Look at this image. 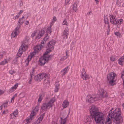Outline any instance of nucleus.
Masks as SVG:
<instances>
[{
    "mask_svg": "<svg viewBox=\"0 0 124 124\" xmlns=\"http://www.w3.org/2000/svg\"><path fill=\"white\" fill-rule=\"evenodd\" d=\"M70 0H65V5H67L69 4V2L70 1Z\"/></svg>",
    "mask_w": 124,
    "mask_h": 124,
    "instance_id": "nucleus-44",
    "label": "nucleus"
},
{
    "mask_svg": "<svg viewBox=\"0 0 124 124\" xmlns=\"http://www.w3.org/2000/svg\"><path fill=\"white\" fill-rule=\"evenodd\" d=\"M55 98L54 97L53 98L51 99L47 103H49L50 105L52 107L53 106V105L52 104L55 101Z\"/></svg>",
    "mask_w": 124,
    "mask_h": 124,
    "instance_id": "nucleus-31",
    "label": "nucleus"
},
{
    "mask_svg": "<svg viewBox=\"0 0 124 124\" xmlns=\"http://www.w3.org/2000/svg\"><path fill=\"white\" fill-rule=\"evenodd\" d=\"M49 57L47 54V53H45L43 56L41 57L39 59V65L42 66L48 60Z\"/></svg>",
    "mask_w": 124,
    "mask_h": 124,
    "instance_id": "nucleus-6",
    "label": "nucleus"
},
{
    "mask_svg": "<svg viewBox=\"0 0 124 124\" xmlns=\"http://www.w3.org/2000/svg\"><path fill=\"white\" fill-rule=\"evenodd\" d=\"M110 59L111 61L112 62L114 61L115 60V56L113 55L111 56L110 57Z\"/></svg>",
    "mask_w": 124,
    "mask_h": 124,
    "instance_id": "nucleus-39",
    "label": "nucleus"
},
{
    "mask_svg": "<svg viewBox=\"0 0 124 124\" xmlns=\"http://www.w3.org/2000/svg\"><path fill=\"white\" fill-rule=\"evenodd\" d=\"M4 92L2 90H0V95L3 94Z\"/></svg>",
    "mask_w": 124,
    "mask_h": 124,
    "instance_id": "nucleus-52",
    "label": "nucleus"
},
{
    "mask_svg": "<svg viewBox=\"0 0 124 124\" xmlns=\"http://www.w3.org/2000/svg\"><path fill=\"white\" fill-rule=\"evenodd\" d=\"M49 79H44L43 84L45 86H48L49 85Z\"/></svg>",
    "mask_w": 124,
    "mask_h": 124,
    "instance_id": "nucleus-32",
    "label": "nucleus"
},
{
    "mask_svg": "<svg viewBox=\"0 0 124 124\" xmlns=\"http://www.w3.org/2000/svg\"><path fill=\"white\" fill-rule=\"evenodd\" d=\"M61 72H62V76H63L66 73V72H64V71H61Z\"/></svg>",
    "mask_w": 124,
    "mask_h": 124,
    "instance_id": "nucleus-53",
    "label": "nucleus"
},
{
    "mask_svg": "<svg viewBox=\"0 0 124 124\" xmlns=\"http://www.w3.org/2000/svg\"><path fill=\"white\" fill-rule=\"evenodd\" d=\"M34 117L33 116V115H30V116L27 117L26 119L24 121V123L25 124H28L30 123V122L33 119Z\"/></svg>",
    "mask_w": 124,
    "mask_h": 124,
    "instance_id": "nucleus-12",
    "label": "nucleus"
},
{
    "mask_svg": "<svg viewBox=\"0 0 124 124\" xmlns=\"http://www.w3.org/2000/svg\"><path fill=\"white\" fill-rule=\"evenodd\" d=\"M51 107V106L47 103L45 102L43 103L41 106V109L43 111H46L47 109H49Z\"/></svg>",
    "mask_w": 124,
    "mask_h": 124,
    "instance_id": "nucleus-9",
    "label": "nucleus"
},
{
    "mask_svg": "<svg viewBox=\"0 0 124 124\" xmlns=\"http://www.w3.org/2000/svg\"><path fill=\"white\" fill-rule=\"evenodd\" d=\"M109 16L110 17V21L111 23L114 25L116 20V19L115 18L116 16L113 15H110Z\"/></svg>",
    "mask_w": 124,
    "mask_h": 124,
    "instance_id": "nucleus-17",
    "label": "nucleus"
},
{
    "mask_svg": "<svg viewBox=\"0 0 124 124\" xmlns=\"http://www.w3.org/2000/svg\"><path fill=\"white\" fill-rule=\"evenodd\" d=\"M45 32V31L43 29H41V31H39V33L37 35L36 38L38 39H39L43 36Z\"/></svg>",
    "mask_w": 124,
    "mask_h": 124,
    "instance_id": "nucleus-16",
    "label": "nucleus"
},
{
    "mask_svg": "<svg viewBox=\"0 0 124 124\" xmlns=\"http://www.w3.org/2000/svg\"><path fill=\"white\" fill-rule=\"evenodd\" d=\"M7 104L6 103H5L3 104L1 106V107H2V108H3V107L5 108V107H6L7 106Z\"/></svg>",
    "mask_w": 124,
    "mask_h": 124,
    "instance_id": "nucleus-46",
    "label": "nucleus"
},
{
    "mask_svg": "<svg viewBox=\"0 0 124 124\" xmlns=\"http://www.w3.org/2000/svg\"><path fill=\"white\" fill-rule=\"evenodd\" d=\"M17 95V94L16 93L15 94V95L13 96L15 97H16Z\"/></svg>",
    "mask_w": 124,
    "mask_h": 124,
    "instance_id": "nucleus-62",
    "label": "nucleus"
},
{
    "mask_svg": "<svg viewBox=\"0 0 124 124\" xmlns=\"http://www.w3.org/2000/svg\"><path fill=\"white\" fill-rule=\"evenodd\" d=\"M110 31V30H108H108L107 31V35H108L109 34V33Z\"/></svg>",
    "mask_w": 124,
    "mask_h": 124,
    "instance_id": "nucleus-57",
    "label": "nucleus"
},
{
    "mask_svg": "<svg viewBox=\"0 0 124 124\" xmlns=\"http://www.w3.org/2000/svg\"><path fill=\"white\" fill-rule=\"evenodd\" d=\"M25 24L26 25H28L29 24V22L28 21H26L25 22Z\"/></svg>",
    "mask_w": 124,
    "mask_h": 124,
    "instance_id": "nucleus-59",
    "label": "nucleus"
},
{
    "mask_svg": "<svg viewBox=\"0 0 124 124\" xmlns=\"http://www.w3.org/2000/svg\"><path fill=\"white\" fill-rule=\"evenodd\" d=\"M81 72V78L84 80H86L90 78L89 75L86 73L84 68H83Z\"/></svg>",
    "mask_w": 124,
    "mask_h": 124,
    "instance_id": "nucleus-11",
    "label": "nucleus"
},
{
    "mask_svg": "<svg viewBox=\"0 0 124 124\" xmlns=\"http://www.w3.org/2000/svg\"><path fill=\"white\" fill-rule=\"evenodd\" d=\"M33 77H30L29 78V80L28 82V83L29 84H31V82H32V79L33 78Z\"/></svg>",
    "mask_w": 124,
    "mask_h": 124,
    "instance_id": "nucleus-47",
    "label": "nucleus"
},
{
    "mask_svg": "<svg viewBox=\"0 0 124 124\" xmlns=\"http://www.w3.org/2000/svg\"><path fill=\"white\" fill-rule=\"evenodd\" d=\"M39 98L38 99V103H40L43 98L44 96V94L43 93L40 94H39Z\"/></svg>",
    "mask_w": 124,
    "mask_h": 124,
    "instance_id": "nucleus-26",
    "label": "nucleus"
},
{
    "mask_svg": "<svg viewBox=\"0 0 124 124\" xmlns=\"http://www.w3.org/2000/svg\"><path fill=\"white\" fill-rule=\"evenodd\" d=\"M5 54V53L4 52L0 53V60L3 57Z\"/></svg>",
    "mask_w": 124,
    "mask_h": 124,
    "instance_id": "nucleus-38",
    "label": "nucleus"
},
{
    "mask_svg": "<svg viewBox=\"0 0 124 124\" xmlns=\"http://www.w3.org/2000/svg\"><path fill=\"white\" fill-rule=\"evenodd\" d=\"M68 50H66V55L65 56L63 57L61 59V60L63 61L64 60L66 59L68 57Z\"/></svg>",
    "mask_w": 124,
    "mask_h": 124,
    "instance_id": "nucleus-33",
    "label": "nucleus"
},
{
    "mask_svg": "<svg viewBox=\"0 0 124 124\" xmlns=\"http://www.w3.org/2000/svg\"><path fill=\"white\" fill-rule=\"evenodd\" d=\"M55 86L54 91L55 92H58V91L59 88L58 87L59 86V85L57 83H56L55 84Z\"/></svg>",
    "mask_w": 124,
    "mask_h": 124,
    "instance_id": "nucleus-36",
    "label": "nucleus"
},
{
    "mask_svg": "<svg viewBox=\"0 0 124 124\" xmlns=\"http://www.w3.org/2000/svg\"><path fill=\"white\" fill-rule=\"evenodd\" d=\"M45 113H43L38 118L36 121V123L38 124L40 123L44 118L45 116Z\"/></svg>",
    "mask_w": 124,
    "mask_h": 124,
    "instance_id": "nucleus-18",
    "label": "nucleus"
},
{
    "mask_svg": "<svg viewBox=\"0 0 124 124\" xmlns=\"http://www.w3.org/2000/svg\"><path fill=\"white\" fill-rule=\"evenodd\" d=\"M55 41L54 40H50L47 45V50L49 52H51L53 50L54 47L53 45L55 44Z\"/></svg>",
    "mask_w": 124,
    "mask_h": 124,
    "instance_id": "nucleus-8",
    "label": "nucleus"
},
{
    "mask_svg": "<svg viewBox=\"0 0 124 124\" xmlns=\"http://www.w3.org/2000/svg\"><path fill=\"white\" fill-rule=\"evenodd\" d=\"M104 22L105 24H107L109 23L107 16H104Z\"/></svg>",
    "mask_w": 124,
    "mask_h": 124,
    "instance_id": "nucleus-37",
    "label": "nucleus"
},
{
    "mask_svg": "<svg viewBox=\"0 0 124 124\" xmlns=\"http://www.w3.org/2000/svg\"><path fill=\"white\" fill-rule=\"evenodd\" d=\"M68 66L66 67V68L65 69H64L62 71H63L65 72H66L67 73L68 71Z\"/></svg>",
    "mask_w": 124,
    "mask_h": 124,
    "instance_id": "nucleus-43",
    "label": "nucleus"
},
{
    "mask_svg": "<svg viewBox=\"0 0 124 124\" xmlns=\"http://www.w3.org/2000/svg\"><path fill=\"white\" fill-rule=\"evenodd\" d=\"M37 33V31H35L33 32L31 35L32 37H33L35 35L36 33Z\"/></svg>",
    "mask_w": 124,
    "mask_h": 124,
    "instance_id": "nucleus-42",
    "label": "nucleus"
},
{
    "mask_svg": "<svg viewBox=\"0 0 124 124\" xmlns=\"http://www.w3.org/2000/svg\"><path fill=\"white\" fill-rule=\"evenodd\" d=\"M54 24V22L53 21L51 22L50 25V27H49L47 28L46 30V35H48V34H50L51 32V26L52 25Z\"/></svg>",
    "mask_w": 124,
    "mask_h": 124,
    "instance_id": "nucleus-20",
    "label": "nucleus"
},
{
    "mask_svg": "<svg viewBox=\"0 0 124 124\" xmlns=\"http://www.w3.org/2000/svg\"><path fill=\"white\" fill-rule=\"evenodd\" d=\"M116 77V74L114 72H111L107 75V79L110 85H114V83L116 81L115 78Z\"/></svg>",
    "mask_w": 124,
    "mask_h": 124,
    "instance_id": "nucleus-4",
    "label": "nucleus"
},
{
    "mask_svg": "<svg viewBox=\"0 0 124 124\" xmlns=\"http://www.w3.org/2000/svg\"><path fill=\"white\" fill-rule=\"evenodd\" d=\"M39 109V105H37L36 106L35 108L31 112V115H33V116L34 117V116L37 113Z\"/></svg>",
    "mask_w": 124,
    "mask_h": 124,
    "instance_id": "nucleus-13",
    "label": "nucleus"
},
{
    "mask_svg": "<svg viewBox=\"0 0 124 124\" xmlns=\"http://www.w3.org/2000/svg\"><path fill=\"white\" fill-rule=\"evenodd\" d=\"M8 113V112L7 110H4L3 112L2 113V114H6L7 113Z\"/></svg>",
    "mask_w": 124,
    "mask_h": 124,
    "instance_id": "nucleus-51",
    "label": "nucleus"
},
{
    "mask_svg": "<svg viewBox=\"0 0 124 124\" xmlns=\"http://www.w3.org/2000/svg\"><path fill=\"white\" fill-rule=\"evenodd\" d=\"M15 98V97L13 96L11 98V102H13L14 101V99Z\"/></svg>",
    "mask_w": 124,
    "mask_h": 124,
    "instance_id": "nucleus-54",
    "label": "nucleus"
},
{
    "mask_svg": "<svg viewBox=\"0 0 124 124\" xmlns=\"http://www.w3.org/2000/svg\"><path fill=\"white\" fill-rule=\"evenodd\" d=\"M20 28V25H17L14 30L11 34L12 38H14L19 33V29Z\"/></svg>",
    "mask_w": 124,
    "mask_h": 124,
    "instance_id": "nucleus-10",
    "label": "nucleus"
},
{
    "mask_svg": "<svg viewBox=\"0 0 124 124\" xmlns=\"http://www.w3.org/2000/svg\"><path fill=\"white\" fill-rule=\"evenodd\" d=\"M23 11L22 10H21L18 13V14H19L20 15V14L21 13H22L23 12Z\"/></svg>",
    "mask_w": 124,
    "mask_h": 124,
    "instance_id": "nucleus-58",
    "label": "nucleus"
},
{
    "mask_svg": "<svg viewBox=\"0 0 124 124\" xmlns=\"http://www.w3.org/2000/svg\"><path fill=\"white\" fill-rule=\"evenodd\" d=\"M115 34L117 36L120 37V34L119 32H116L115 33Z\"/></svg>",
    "mask_w": 124,
    "mask_h": 124,
    "instance_id": "nucleus-41",
    "label": "nucleus"
},
{
    "mask_svg": "<svg viewBox=\"0 0 124 124\" xmlns=\"http://www.w3.org/2000/svg\"><path fill=\"white\" fill-rule=\"evenodd\" d=\"M56 20H57V19L56 18V17L54 16L53 17V20H52V22L53 21V22H54H54H55L56 21Z\"/></svg>",
    "mask_w": 124,
    "mask_h": 124,
    "instance_id": "nucleus-48",
    "label": "nucleus"
},
{
    "mask_svg": "<svg viewBox=\"0 0 124 124\" xmlns=\"http://www.w3.org/2000/svg\"><path fill=\"white\" fill-rule=\"evenodd\" d=\"M9 72V73L11 75L13 74L15 72V71H14L13 70H10Z\"/></svg>",
    "mask_w": 124,
    "mask_h": 124,
    "instance_id": "nucleus-45",
    "label": "nucleus"
},
{
    "mask_svg": "<svg viewBox=\"0 0 124 124\" xmlns=\"http://www.w3.org/2000/svg\"><path fill=\"white\" fill-rule=\"evenodd\" d=\"M107 24H108V29L110 30V25L109 24V23H107Z\"/></svg>",
    "mask_w": 124,
    "mask_h": 124,
    "instance_id": "nucleus-56",
    "label": "nucleus"
},
{
    "mask_svg": "<svg viewBox=\"0 0 124 124\" xmlns=\"http://www.w3.org/2000/svg\"><path fill=\"white\" fill-rule=\"evenodd\" d=\"M123 20L122 19H120L118 20H116L114 25H120L121 24L123 23Z\"/></svg>",
    "mask_w": 124,
    "mask_h": 124,
    "instance_id": "nucleus-25",
    "label": "nucleus"
},
{
    "mask_svg": "<svg viewBox=\"0 0 124 124\" xmlns=\"http://www.w3.org/2000/svg\"><path fill=\"white\" fill-rule=\"evenodd\" d=\"M20 15L18 13L17 15L15 16L16 17L17 19H18L20 16Z\"/></svg>",
    "mask_w": 124,
    "mask_h": 124,
    "instance_id": "nucleus-55",
    "label": "nucleus"
},
{
    "mask_svg": "<svg viewBox=\"0 0 124 124\" xmlns=\"http://www.w3.org/2000/svg\"><path fill=\"white\" fill-rule=\"evenodd\" d=\"M62 24L64 25H66L67 24V23L65 20L63 22Z\"/></svg>",
    "mask_w": 124,
    "mask_h": 124,
    "instance_id": "nucleus-50",
    "label": "nucleus"
},
{
    "mask_svg": "<svg viewBox=\"0 0 124 124\" xmlns=\"http://www.w3.org/2000/svg\"><path fill=\"white\" fill-rule=\"evenodd\" d=\"M95 1H96V3L97 4H98L99 1L98 0H95Z\"/></svg>",
    "mask_w": 124,
    "mask_h": 124,
    "instance_id": "nucleus-61",
    "label": "nucleus"
},
{
    "mask_svg": "<svg viewBox=\"0 0 124 124\" xmlns=\"http://www.w3.org/2000/svg\"><path fill=\"white\" fill-rule=\"evenodd\" d=\"M36 73L34 68H32L30 72V77H33Z\"/></svg>",
    "mask_w": 124,
    "mask_h": 124,
    "instance_id": "nucleus-24",
    "label": "nucleus"
},
{
    "mask_svg": "<svg viewBox=\"0 0 124 124\" xmlns=\"http://www.w3.org/2000/svg\"><path fill=\"white\" fill-rule=\"evenodd\" d=\"M69 29L68 28H65V30L64 31L63 34L62 36L63 38L64 39H66L68 38V35L69 34Z\"/></svg>",
    "mask_w": 124,
    "mask_h": 124,
    "instance_id": "nucleus-14",
    "label": "nucleus"
},
{
    "mask_svg": "<svg viewBox=\"0 0 124 124\" xmlns=\"http://www.w3.org/2000/svg\"><path fill=\"white\" fill-rule=\"evenodd\" d=\"M112 121L116 124H120L123 122V119L119 108H116L113 112H110L106 117L105 124H111Z\"/></svg>",
    "mask_w": 124,
    "mask_h": 124,
    "instance_id": "nucleus-1",
    "label": "nucleus"
},
{
    "mask_svg": "<svg viewBox=\"0 0 124 124\" xmlns=\"http://www.w3.org/2000/svg\"><path fill=\"white\" fill-rule=\"evenodd\" d=\"M66 121V119L65 118L64 119L62 120L61 124H65Z\"/></svg>",
    "mask_w": 124,
    "mask_h": 124,
    "instance_id": "nucleus-40",
    "label": "nucleus"
},
{
    "mask_svg": "<svg viewBox=\"0 0 124 124\" xmlns=\"http://www.w3.org/2000/svg\"><path fill=\"white\" fill-rule=\"evenodd\" d=\"M42 73H40L36 76L34 78V79L36 81H40L43 78Z\"/></svg>",
    "mask_w": 124,
    "mask_h": 124,
    "instance_id": "nucleus-15",
    "label": "nucleus"
},
{
    "mask_svg": "<svg viewBox=\"0 0 124 124\" xmlns=\"http://www.w3.org/2000/svg\"><path fill=\"white\" fill-rule=\"evenodd\" d=\"M24 21V16H23L22 18H20L19 19V21L17 23V25H20V27L21 25L23 23Z\"/></svg>",
    "mask_w": 124,
    "mask_h": 124,
    "instance_id": "nucleus-23",
    "label": "nucleus"
},
{
    "mask_svg": "<svg viewBox=\"0 0 124 124\" xmlns=\"http://www.w3.org/2000/svg\"><path fill=\"white\" fill-rule=\"evenodd\" d=\"M33 56H31V54H30V56H28V58L25 61V62L26 64V66L28 65L29 64V61H30Z\"/></svg>",
    "mask_w": 124,
    "mask_h": 124,
    "instance_id": "nucleus-28",
    "label": "nucleus"
},
{
    "mask_svg": "<svg viewBox=\"0 0 124 124\" xmlns=\"http://www.w3.org/2000/svg\"><path fill=\"white\" fill-rule=\"evenodd\" d=\"M18 112L17 110H15L13 112L10 114V117L11 118H13L14 117L17 116L18 115Z\"/></svg>",
    "mask_w": 124,
    "mask_h": 124,
    "instance_id": "nucleus-21",
    "label": "nucleus"
},
{
    "mask_svg": "<svg viewBox=\"0 0 124 124\" xmlns=\"http://www.w3.org/2000/svg\"><path fill=\"white\" fill-rule=\"evenodd\" d=\"M72 8L73 10L75 12H76L77 10V4L76 3H73Z\"/></svg>",
    "mask_w": 124,
    "mask_h": 124,
    "instance_id": "nucleus-34",
    "label": "nucleus"
},
{
    "mask_svg": "<svg viewBox=\"0 0 124 124\" xmlns=\"http://www.w3.org/2000/svg\"><path fill=\"white\" fill-rule=\"evenodd\" d=\"M20 2H21L20 3V6H22V5H23V3L21 1Z\"/></svg>",
    "mask_w": 124,
    "mask_h": 124,
    "instance_id": "nucleus-60",
    "label": "nucleus"
},
{
    "mask_svg": "<svg viewBox=\"0 0 124 124\" xmlns=\"http://www.w3.org/2000/svg\"><path fill=\"white\" fill-rule=\"evenodd\" d=\"M49 40V37L48 35H46V36L44 38L41 42V44L44 45L46 44L47 41H48Z\"/></svg>",
    "mask_w": 124,
    "mask_h": 124,
    "instance_id": "nucleus-19",
    "label": "nucleus"
},
{
    "mask_svg": "<svg viewBox=\"0 0 124 124\" xmlns=\"http://www.w3.org/2000/svg\"><path fill=\"white\" fill-rule=\"evenodd\" d=\"M18 85L17 83L14 86L11 88L9 90V92L12 93L17 88Z\"/></svg>",
    "mask_w": 124,
    "mask_h": 124,
    "instance_id": "nucleus-22",
    "label": "nucleus"
},
{
    "mask_svg": "<svg viewBox=\"0 0 124 124\" xmlns=\"http://www.w3.org/2000/svg\"><path fill=\"white\" fill-rule=\"evenodd\" d=\"M90 112L93 118L97 124L104 123V115L102 113L98 111L97 108L94 105H92L90 110Z\"/></svg>",
    "mask_w": 124,
    "mask_h": 124,
    "instance_id": "nucleus-2",
    "label": "nucleus"
},
{
    "mask_svg": "<svg viewBox=\"0 0 124 124\" xmlns=\"http://www.w3.org/2000/svg\"><path fill=\"white\" fill-rule=\"evenodd\" d=\"M122 106H123V108L124 109V103H123V104Z\"/></svg>",
    "mask_w": 124,
    "mask_h": 124,
    "instance_id": "nucleus-64",
    "label": "nucleus"
},
{
    "mask_svg": "<svg viewBox=\"0 0 124 124\" xmlns=\"http://www.w3.org/2000/svg\"><path fill=\"white\" fill-rule=\"evenodd\" d=\"M57 11L56 8H54L53 9V11L54 12V14H55L56 13Z\"/></svg>",
    "mask_w": 124,
    "mask_h": 124,
    "instance_id": "nucleus-49",
    "label": "nucleus"
},
{
    "mask_svg": "<svg viewBox=\"0 0 124 124\" xmlns=\"http://www.w3.org/2000/svg\"><path fill=\"white\" fill-rule=\"evenodd\" d=\"M8 60L6 59L4 60L3 61H2L0 62V65H4L7 63L8 61Z\"/></svg>",
    "mask_w": 124,
    "mask_h": 124,
    "instance_id": "nucleus-35",
    "label": "nucleus"
},
{
    "mask_svg": "<svg viewBox=\"0 0 124 124\" xmlns=\"http://www.w3.org/2000/svg\"><path fill=\"white\" fill-rule=\"evenodd\" d=\"M13 18L14 20H15L17 19L16 18V17L15 16V17H14Z\"/></svg>",
    "mask_w": 124,
    "mask_h": 124,
    "instance_id": "nucleus-63",
    "label": "nucleus"
},
{
    "mask_svg": "<svg viewBox=\"0 0 124 124\" xmlns=\"http://www.w3.org/2000/svg\"><path fill=\"white\" fill-rule=\"evenodd\" d=\"M124 56H122L118 60V62L119 64L122 65L124 64Z\"/></svg>",
    "mask_w": 124,
    "mask_h": 124,
    "instance_id": "nucleus-27",
    "label": "nucleus"
},
{
    "mask_svg": "<svg viewBox=\"0 0 124 124\" xmlns=\"http://www.w3.org/2000/svg\"><path fill=\"white\" fill-rule=\"evenodd\" d=\"M69 105V102L67 100H64L62 103V107L63 108L67 107Z\"/></svg>",
    "mask_w": 124,
    "mask_h": 124,
    "instance_id": "nucleus-30",
    "label": "nucleus"
},
{
    "mask_svg": "<svg viewBox=\"0 0 124 124\" xmlns=\"http://www.w3.org/2000/svg\"><path fill=\"white\" fill-rule=\"evenodd\" d=\"M98 93L100 95L98 99L94 95H93L92 96L89 95L87 97L86 101L91 103H93L94 101H97L98 100H101L104 98H108L107 93L103 89H100Z\"/></svg>",
    "mask_w": 124,
    "mask_h": 124,
    "instance_id": "nucleus-3",
    "label": "nucleus"
},
{
    "mask_svg": "<svg viewBox=\"0 0 124 124\" xmlns=\"http://www.w3.org/2000/svg\"><path fill=\"white\" fill-rule=\"evenodd\" d=\"M28 48L27 44L23 42L20 46L17 54V55L18 56V57H19L21 56L22 55L23 52L27 50Z\"/></svg>",
    "mask_w": 124,
    "mask_h": 124,
    "instance_id": "nucleus-5",
    "label": "nucleus"
},
{
    "mask_svg": "<svg viewBox=\"0 0 124 124\" xmlns=\"http://www.w3.org/2000/svg\"><path fill=\"white\" fill-rule=\"evenodd\" d=\"M44 46V45L41 43L40 44L36 45L34 47V51L33 52L31 53V56H33L42 49Z\"/></svg>",
    "mask_w": 124,
    "mask_h": 124,
    "instance_id": "nucleus-7",
    "label": "nucleus"
},
{
    "mask_svg": "<svg viewBox=\"0 0 124 124\" xmlns=\"http://www.w3.org/2000/svg\"><path fill=\"white\" fill-rule=\"evenodd\" d=\"M42 75L43 76V78H44L45 79H49V74L48 73H42Z\"/></svg>",
    "mask_w": 124,
    "mask_h": 124,
    "instance_id": "nucleus-29",
    "label": "nucleus"
}]
</instances>
